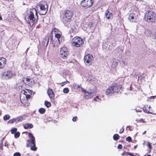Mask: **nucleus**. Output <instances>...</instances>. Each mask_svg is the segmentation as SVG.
Masks as SVG:
<instances>
[{"instance_id": "obj_1", "label": "nucleus", "mask_w": 156, "mask_h": 156, "mask_svg": "<svg viewBox=\"0 0 156 156\" xmlns=\"http://www.w3.org/2000/svg\"><path fill=\"white\" fill-rule=\"evenodd\" d=\"M62 34L61 32L58 29L55 28L52 29L51 34V39L54 47L59 45L60 41H64L62 37H61Z\"/></svg>"}, {"instance_id": "obj_2", "label": "nucleus", "mask_w": 156, "mask_h": 156, "mask_svg": "<svg viewBox=\"0 0 156 156\" xmlns=\"http://www.w3.org/2000/svg\"><path fill=\"white\" fill-rule=\"evenodd\" d=\"M38 16L36 9H31L28 13V21L30 25H33L37 22Z\"/></svg>"}, {"instance_id": "obj_3", "label": "nucleus", "mask_w": 156, "mask_h": 156, "mask_svg": "<svg viewBox=\"0 0 156 156\" xmlns=\"http://www.w3.org/2000/svg\"><path fill=\"white\" fill-rule=\"evenodd\" d=\"M72 16V12L69 10L63 11L62 12L60 16L61 19L64 24L69 22Z\"/></svg>"}, {"instance_id": "obj_4", "label": "nucleus", "mask_w": 156, "mask_h": 156, "mask_svg": "<svg viewBox=\"0 0 156 156\" xmlns=\"http://www.w3.org/2000/svg\"><path fill=\"white\" fill-rule=\"evenodd\" d=\"M38 12L40 15H45L48 10V6L47 3L44 1H42L37 4Z\"/></svg>"}, {"instance_id": "obj_5", "label": "nucleus", "mask_w": 156, "mask_h": 156, "mask_svg": "<svg viewBox=\"0 0 156 156\" xmlns=\"http://www.w3.org/2000/svg\"><path fill=\"white\" fill-rule=\"evenodd\" d=\"M156 18L155 14L152 11H147L145 13V19L148 22L153 23L154 22Z\"/></svg>"}, {"instance_id": "obj_6", "label": "nucleus", "mask_w": 156, "mask_h": 156, "mask_svg": "<svg viewBox=\"0 0 156 156\" xmlns=\"http://www.w3.org/2000/svg\"><path fill=\"white\" fill-rule=\"evenodd\" d=\"M72 43L73 45L78 47L82 45L83 44V41L82 39L79 37H75L72 40Z\"/></svg>"}, {"instance_id": "obj_7", "label": "nucleus", "mask_w": 156, "mask_h": 156, "mask_svg": "<svg viewBox=\"0 0 156 156\" xmlns=\"http://www.w3.org/2000/svg\"><path fill=\"white\" fill-rule=\"evenodd\" d=\"M14 73L12 71H7L1 73L2 78L4 80H7L11 78L14 76Z\"/></svg>"}, {"instance_id": "obj_8", "label": "nucleus", "mask_w": 156, "mask_h": 156, "mask_svg": "<svg viewBox=\"0 0 156 156\" xmlns=\"http://www.w3.org/2000/svg\"><path fill=\"white\" fill-rule=\"evenodd\" d=\"M116 86L115 83L112 84L107 89L106 91V94L107 95H109L113 94L116 92Z\"/></svg>"}, {"instance_id": "obj_9", "label": "nucleus", "mask_w": 156, "mask_h": 156, "mask_svg": "<svg viewBox=\"0 0 156 156\" xmlns=\"http://www.w3.org/2000/svg\"><path fill=\"white\" fill-rule=\"evenodd\" d=\"M93 59V57L92 55L89 54L86 55L84 58V62L86 65H90L92 63Z\"/></svg>"}, {"instance_id": "obj_10", "label": "nucleus", "mask_w": 156, "mask_h": 156, "mask_svg": "<svg viewBox=\"0 0 156 156\" xmlns=\"http://www.w3.org/2000/svg\"><path fill=\"white\" fill-rule=\"evenodd\" d=\"M81 5L83 7L88 8L92 6V2L91 0H83L81 2Z\"/></svg>"}, {"instance_id": "obj_11", "label": "nucleus", "mask_w": 156, "mask_h": 156, "mask_svg": "<svg viewBox=\"0 0 156 156\" xmlns=\"http://www.w3.org/2000/svg\"><path fill=\"white\" fill-rule=\"evenodd\" d=\"M60 53L61 57L64 59L66 58L67 56L68 53L66 47H63L60 48Z\"/></svg>"}, {"instance_id": "obj_12", "label": "nucleus", "mask_w": 156, "mask_h": 156, "mask_svg": "<svg viewBox=\"0 0 156 156\" xmlns=\"http://www.w3.org/2000/svg\"><path fill=\"white\" fill-rule=\"evenodd\" d=\"M29 136L30 138V140H27V146L29 147V144H31V145H33V144H35V141L34 137L33 135L31 133H29Z\"/></svg>"}, {"instance_id": "obj_13", "label": "nucleus", "mask_w": 156, "mask_h": 156, "mask_svg": "<svg viewBox=\"0 0 156 156\" xmlns=\"http://www.w3.org/2000/svg\"><path fill=\"white\" fill-rule=\"evenodd\" d=\"M82 91L84 93V98L85 99H88L92 97L93 95L94 92L91 90L90 92H87L85 90H83Z\"/></svg>"}, {"instance_id": "obj_14", "label": "nucleus", "mask_w": 156, "mask_h": 156, "mask_svg": "<svg viewBox=\"0 0 156 156\" xmlns=\"http://www.w3.org/2000/svg\"><path fill=\"white\" fill-rule=\"evenodd\" d=\"M129 20L131 22H135L136 19V15L133 13H130L129 16Z\"/></svg>"}, {"instance_id": "obj_15", "label": "nucleus", "mask_w": 156, "mask_h": 156, "mask_svg": "<svg viewBox=\"0 0 156 156\" xmlns=\"http://www.w3.org/2000/svg\"><path fill=\"white\" fill-rule=\"evenodd\" d=\"M6 59L4 58H0V69L4 67L6 64Z\"/></svg>"}, {"instance_id": "obj_16", "label": "nucleus", "mask_w": 156, "mask_h": 156, "mask_svg": "<svg viewBox=\"0 0 156 156\" xmlns=\"http://www.w3.org/2000/svg\"><path fill=\"white\" fill-rule=\"evenodd\" d=\"M71 26L69 32L70 34L73 33L74 34L77 31L76 27L75 25L72 24Z\"/></svg>"}, {"instance_id": "obj_17", "label": "nucleus", "mask_w": 156, "mask_h": 156, "mask_svg": "<svg viewBox=\"0 0 156 156\" xmlns=\"http://www.w3.org/2000/svg\"><path fill=\"white\" fill-rule=\"evenodd\" d=\"M48 95L50 98L53 99L54 97V94L53 91L52 89H49L47 91Z\"/></svg>"}, {"instance_id": "obj_18", "label": "nucleus", "mask_w": 156, "mask_h": 156, "mask_svg": "<svg viewBox=\"0 0 156 156\" xmlns=\"http://www.w3.org/2000/svg\"><path fill=\"white\" fill-rule=\"evenodd\" d=\"M115 85L116 86V92L121 93V92L122 91V86L121 85H117L115 83Z\"/></svg>"}, {"instance_id": "obj_19", "label": "nucleus", "mask_w": 156, "mask_h": 156, "mask_svg": "<svg viewBox=\"0 0 156 156\" xmlns=\"http://www.w3.org/2000/svg\"><path fill=\"white\" fill-rule=\"evenodd\" d=\"M105 16L108 19H109L112 16V14L107 10L105 12Z\"/></svg>"}, {"instance_id": "obj_20", "label": "nucleus", "mask_w": 156, "mask_h": 156, "mask_svg": "<svg viewBox=\"0 0 156 156\" xmlns=\"http://www.w3.org/2000/svg\"><path fill=\"white\" fill-rule=\"evenodd\" d=\"M49 41L48 37L45 38L43 41V44L44 46L46 47L48 44Z\"/></svg>"}, {"instance_id": "obj_21", "label": "nucleus", "mask_w": 156, "mask_h": 156, "mask_svg": "<svg viewBox=\"0 0 156 156\" xmlns=\"http://www.w3.org/2000/svg\"><path fill=\"white\" fill-rule=\"evenodd\" d=\"M33 127V125L31 124H26L24 125V127L25 129H31Z\"/></svg>"}, {"instance_id": "obj_22", "label": "nucleus", "mask_w": 156, "mask_h": 156, "mask_svg": "<svg viewBox=\"0 0 156 156\" xmlns=\"http://www.w3.org/2000/svg\"><path fill=\"white\" fill-rule=\"evenodd\" d=\"M118 62H117L114 61L111 67L113 68H116L118 66Z\"/></svg>"}, {"instance_id": "obj_23", "label": "nucleus", "mask_w": 156, "mask_h": 156, "mask_svg": "<svg viewBox=\"0 0 156 156\" xmlns=\"http://www.w3.org/2000/svg\"><path fill=\"white\" fill-rule=\"evenodd\" d=\"M44 105L47 108L50 107L51 106V103L50 102L47 101H45L44 102Z\"/></svg>"}, {"instance_id": "obj_24", "label": "nucleus", "mask_w": 156, "mask_h": 156, "mask_svg": "<svg viewBox=\"0 0 156 156\" xmlns=\"http://www.w3.org/2000/svg\"><path fill=\"white\" fill-rule=\"evenodd\" d=\"M119 137V136L118 134H115L113 136V138L115 140H118Z\"/></svg>"}, {"instance_id": "obj_25", "label": "nucleus", "mask_w": 156, "mask_h": 156, "mask_svg": "<svg viewBox=\"0 0 156 156\" xmlns=\"http://www.w3.org/2000/svg\"><path fill=\"white\" fill-rule=\"evenodd\" d=\"M39 112L41 114H43L44 113L45 110L43 108H41L38 110Z\"/></svg>"}, {"instance_id": "obj_26", "label": "nucleus", "mask_w": 156, "mask_h": 156, "mask_svg": "<svg viewBox=\"0 0 156 156\" xmlns=\"http://www.w3.org/2000/svg\"><path fill=\"white\" fill-rule=\"evenodd\" d=\"M30 146L31 147L30 149L31 150L35 151L37 150V148L36 147L35 144L33 145H31Z\"/></svg>"}, {"instance_id": "obj_27", "label": "nucleus", "mask_w": 156, "mask_h": 156, "mask_svg": "<svg viewBox=\"0 0 156 156\" xmlns=\"http://www.w3.org/2000/svg\"><path fill=\"white\" fill-rule=\"evenodd\" d=\"M143 111L145 112L148 113H151L150 112L149 110L148 109V108H147V107L145 106L143 108Z\"/></svg>"}, {"instance_id": "obj_28", "label": "nucleus", "mask_w": 156, "mask_h": 156, "mask_svg": "<svg viewBox=\"0 0 156 156\" xmlns=\"http://www.w3.org/2000/svg\"><path fill=\"white\" fill-rule=\"evenodd\" d=\"M10 118V116L8 115H5L3 117V119L4 120L6 121Z\"/></svg>"}, {"instance_id": "obj_29", "label": "nucleus", "mask_w": 156, "mask_h": 156, "mask_svg": "<svg viewBox=\"0 0 156 156\" xmlns=\"http://www.w3.org/2000/svg\"><path fill=\"white\" fill-rule=\"evenodd\" d=\"M151 33V31H150L149 30H146L145 32H144V34H145L146 36H149V35L150 34V33Z\"/></svg>"}, {"instance_id": "obj_30", "label": "nucleus", "mask_w": 156, "mask_h": 156, "mask_svg": "<svg viewBox=\"0 0 156 156\" xmlns=\"http://www.w3.org/2000/svg\"><path fill=\"white\" fill-rule=\"evenodd\" d=\"M69 89L68 88H65L63 90V92L66 94L68 93L69 92Z\"/></svg>"}, {"instance_id": "obj_31", "label": "nucleus", "mask_w": 156, "mask_h": 156, "mask_svg": "<svg viewBox=\"0 0 156 156\" xmlns=\"http://www.w3.org/2000/svg\"><path fill=\"white\" fill-rule=\"evenodd\" d=\"M20 134V133L18 132L14 134L15 137L16 138H18Z\"/></svg>"}, {"instance_id": "obj_32", "label": "nucleus", "mask_w": 156, "mask_h": 156, "mask_svg": "<svg viewBox=\"0 0 156 156\" xmlns=\"http://www.w3.org/2000/svg\"><path fill=\"white\" fill-rule=\"evenodd\" d=\"M17 130V128H14L12 129L11 130V132L12 133L14 134V133H16V132Z\"/></svg>"}, {"instance_id": "obj_33", "label": "nucleus", "mask_w": 156, "mask_h": 156, "mask_svg": "<svg viewBox=\"0 0 156 156\" xmlns=\"http://www.w3.org/2000/svg\"><path fill=\"white\" fill-rule=\"evenodd\" d=\"M126 140L128 142H130L132 141V139L130 136H128L126 138Z\"/></svg>"}, {"instance_id": "obj_34", "label": "nucleus", "mask_w": 156, "mask_h": 156, "mask_svg": "<svg viewBox=\"0 0 156 156\" xmlns=\"http://www.w3.org/2000/svg\"><path fill=\"white\" fill-rule=\"evenodd\" d=\"M15 119H10V120L8 123H13V122H15Z\"/></svg>"}, {"instance_id": "obj_35", "label": "nucleus", "mask_w": 156, "mask_h": 156, "mask_svg": "<svg viewBox=\"0 0 156 156\" xmlns=\"http://www.w3.org/2000/svg\"><path fill=\"white\" fill-rule=\"evenodd\" d=\"M26 98V100H27L29 98H30V96L29 94H26V95L25 96Z\"/></svg>"}, {"instance_id": "obj_36", "label": "nucleus", "mask_w": 156, "mask_h": 156, "mask_svg": "<svg viewBox=\"0 0 156 156\" xmlns=\"http://www.w3.org/2000/svg\"><path fill=\"white\" fill-rule=\"evenodd\" d=\"M13 156H21L19 152L15 153Z\"/></svg>"}, {"instance_id": "obj_37", "label": "nucleus", "mask_w": 156, "mask_h": 156, "mask_svg": "<svg viewBox=\"0 0 156 156\" xmlns=\"http://www.w3.org/2000/svg\"><path fill=\"white\" fill-rule=\"evenodd\" d=\"M147 146L149 147L150 149H151L152 147L151 145V143L149 142H148Z\"/></svg>"}, {"instance_id": "obj_38", "label": "nucleus", "mask_w": 156, "mask_h": 156, "mask_svg": "<svg viewBox=\"0 0 156 156\" xmlns=\"http://www.w3.org/2000/svg\"><path fill=\"white\" fill-rule=\"evenodd\" d=\"M3 143L2 140L1 141V143H0V148L1 149H2Z\"/></svg>"}, {"instance_id": "obj_39", "label": "nucleus", "mask_w": 156, "mask_h": 156, "mask_svg": "<svg viewBox=\"0 0 156 156\" xmlns=\"http://www.w3.org/2000/svg\"><path fill=\"white\" fill-rule=\"evenodd\" d=\"M77 118V116H75V117H74L72 119L73 121V122H75L76 120V119Z\"/></svg>"}, {"instance_id": "obj_40", "label": "nucleus", "mask_w": 156, "mask_h": 156, "mask_svg": "<svg viewBox=\"0 0 156 156\" xmlns=\"http://www.w3.org/2000/svg\"><path fill=\"white\" fill-rule=\"evenodd\" d=\"M122 146L121 144H119L118 146V148L119 149H122Z\"/></svg>"}, {"instance_id": "obj_41", "label": "nucleus", "mask_w": 156, "mask_h": 156, "mask_svg": "<svg viewBox=\"0 0 156 156\" xmlns=\"http://www.w3.org/2000/svg\"><path fill=\"white\" fill-rule=\"evenodd\" d=\"M98 99L99 100H100V98H99V97L98 96H97L95 98H94V101H97V99Z\"/></svg>"}, {"instance_id": "obj_42", "label": "nucleus", "mask_w": 156, "mask_h": 156, "mask_svg": "<svg viewBox=\"0 0 156 156\" xmlns=\"http://www.w3.org/2000/svg\"><path fill=\"white\" fill-rule=\"evenodd\" d=\"M122 129H121L119 131V133H122L124 131V128H122Z\"/></svg>"}, {"instance_id": "obj_43", "label": "nucleus", "mask_w": 156, "mask_h": 156, "mask_svg": "<svg viewBox=\"0 0 156 156\" xmlns=\"http://www.w3.org/2000/svg\"><path fill=\"white\" fill-rule=\"evenodd\" d=\"M141 121L143 123H145L146 122L144 120L142 119H140L139 120V122H141Z\"/></svg>"}, {"instance_id": "obj_44", "label": "nucleus", "mask_w": 156, "mask_h": 156, "mask_svg": "<svg viewBox=\"0 0 156 156\" xmlns=\"http://www.w3.org/2000/svg\"><path fill=\"white\" fill-rule=\"evenodd\" d=\"M66 82H67V81L66 80V81L63 82L62 83V84L61 85V86H63L66 83Z\"/></svg>"}, {"instance_id": "obj_45", "label": "nucleus", "mask_w": 156, "mask_h": 156, "mask_svg": "<svg viewBox=\"0 0 156 156\" xmlns=\"http://www.w3.org/2000/svg\"><path fill=\"white\" fill-rule=\"evenodd\" d=\"M27 94V92L26 91H24L23 94H24L25 96L26 95V94Z\"/></svg>"}, {"instance_id": "obj_46", "label": "nucleus", "mask_w": 156, "mask_h": 156, "mask_svg": "<svg viewBox=\"0 0 156 156\" xmlns=\"http://www.w3.org/2000/svg\"><path fill=\"white\" fill-rule=\"evenodd\" d=\"M126 153H126L125 152H124L123 153H122V154H121V155L122 156H124V155H125V154Z\"/></svg>"}, {"instance_id": "obj_47", "label": "nucleus", "mask_w": 156, "mask_h": 156, "mask_svg": "<svg viewBox=\"0 0 156 156\" xmlns=\"http://www.w3.org/2000/svg\"><path fill=\"white\" fill-rule=\"evenodd\" d=\"M127 153L130 156H134L132 153Z\"/></svg>"}, {"instance_id": "obj_48", "label": "nucleus", "mask_w": 156, "mask_h": 156, "mask_svg": "<svg viewBox=\"0 0 156 156\" xmlns=\"http://www.w3.org/2000/svg\"><path fill=\"white\" fill-rule=\"evenodd\" d=\"M146 106L147 107V108H148V110L149 111L150 108H151L150 106H148L147 105Z\"/></svg>"}, {"instance_id": "obj_49", "label": "nucleus", "mask_w": 156, "mask_h": 156, "mask_svg": "<svg viewBox=\"0 0 156 156\" xmlns=\"http://www.w3.org/2000/svg\"><path fill=\"white\" fill-rule=\"evenodd\" d=\"M26 81H30V79L29 78H27Z\"/></svg>"}, {"instance_id": "obj_50", "label": "nucleus", "mask_w": 156, "mask_h": 156, "mask_svg": "<svg viewBox=\"0 0 156 156\" xmlns=\"http://www.w3.org/2000/svg\"><path fill=\"white\" fill-rule=\"evenodd\" d=\"M8 145V144L7 143H5L4 144V145L5 146H7Z\"/></svg>"}, {"instance_id": "obj_51", "label": "nucleus", "mask_w": 156, "mask_h": 156, "mask_svg": "<svg viewBox=\"0 0 156 156\" xmlns=\"http://www.w3.org/2000/svg\"><path fill=\"white\" fill-rule=\"evenodd\" d=\"M146 133V131H144L142 133L143 135H144Z\"/></svg>"}, {"instance_id": "obj_52", "label": "nucleus", "mask_w": 156, "mask_h": 156, "mask_svg": "<svg viewBox=\"0 0 156 156\" xmlns=\"http://www.w3.org/2000/svg\"><path fill=\"white\" fill-rule=\"evenodd\" d=\"M130 126H127V128H129V130H130Z\"/></svg>"}, {"instance_id": "obj_53", "label": "nucleus", "mask_w": 156, "mask_h": 156, "mask_svg": "<svg viewBox=\"0 0 156 156\" xmlns=\"http://www.w3.org/2000/svg\"><path fill=\"white\" fill-rule=\"evenodd\" d=\"M2 20V18L1 16L0 15V20Z\"/></svg>"}, {"instance_id": "obj_54", "label": "nucleus", "mask_w": 156, "mask_h": 156, "mask_svg": "<svg viewBox=\"0 0 156 156\" xmlns=\"http://www.w3.org/2000/svg\"><path fill=\"white\" fill-rule=\"evenodd\" d=\"M29 48H27V49L26 50V52H27L28 51V50L29 49Z\"/></svg>"}, {"instance_id": "obj_55", "label": "nucleus", "mask_w": 156, "mask_h": 156, "mask_svg": "<svg viewBox=\"0 0 156 156\" xmlns=\"http://www.w3.org/2000/svg\"><path fill=\"white\" fill-rule=\"evenodd\" d=\"M136 147H137V146L136 145V146H134V149H135V148H136Z\"/></svg>"}, {"instance_id": "obj_56", "label": "nucleus", "mask_w": 156, "mask_h": 156, "mask_svg": "<svg viewBox=\"0 0 156 156\" xmlns=\"http://www.w3.org/2000/svg\"><path fill=\"white\" fill-rule=\"evenodd\" d=\"M22 95H21L20 96V99L21 100V99H22Z\"/></svg>"}, {"instance_id": "obj_57", "label": "nucleus", "mask_w": 156, "mask_h": 156, "mask_svg": "<svg viewBox=\"0 0 156 156\" xmlns=\"http://www.w3.org/2000/svg\"><path fill=\"white\" fill-rule=\"evenodd\" d=\"M147 156H151V155L150 154L147 155Z\"/></svg>"}, {"instance_id": "obj_58", "label": "nucleus", "mask_w": 156, "mask_h": 156, "mask_svg": "<svg viewBox=\"0 0 156 156\" xmlns=\"http://www.w3.org/2000/svg\"><path fill=\"white\" fill-rule=\"evenodd\" d=\"M26 90V91H28V90H27H27Z\"/></svg>"}, {"instance_id": "obj_59", "label": "nucleus", "mask_w": 156, "mask_h": 156, "mask_svg": "<svg viewBox=\"0 0 156 156\" xmlns=\"http://www.w3.org/2000/svg\"><path fill=\"white\" fill-rule=\"evenodd\" d=\"M23 5H25V3H23Z\"/></svg>"}]
</instances>
